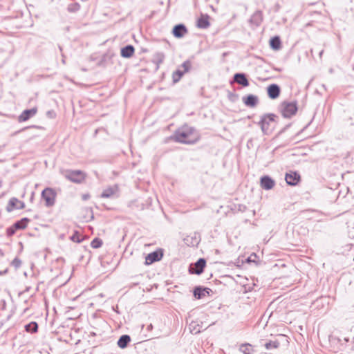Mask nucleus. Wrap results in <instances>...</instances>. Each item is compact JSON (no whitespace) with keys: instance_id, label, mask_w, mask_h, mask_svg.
Listing matches in <instances>:
<instances>
[{"instance_id":"nucleus-23","label":"nucleus","mask_w":354,"mask_h":354,"mask_svg":"<svg viewBox=\"0 0 354 354\" xmlns=\"http://www.w3.org/2000/svg\"><path fill=\"white\" fill-rule=\"evenodd\" d=\"M30 220L28 218H23L17 221H16L12 225L15 229L17 230H24L26 227Z\"/></svg>"},{"instance_id":"nucleus-43","label":"nucleus","mask_w":354,"mask_h":354,"mask_svg":"<svg viewBox=\"0 0 354 354\" xmlns=\"http://www.w3.org/2000/svg\"><path fill=\"white\" fill-rule=\"evenodd\" d=\"M252 261V256H250L248 257V261Z\"/></svg>"},{"instance_id":"nucleus-1","label":"nucleus","mask_w":354,"mask_h":354,"mask_svg":"<svg viewBox=\"0 0 354 354\" xmlns=\"http://www.w3.org/2000/svg\"><path fill=\"white\" fill-rule=\"evenodd\" d=\"M169 139L178 143L193 145L199 140L200 136L194 127L185 125L176 130Z\"/></svg>"},{"instance_id":"nucleus-5","label":"nucleus","mask_w":354,"mask_h":354,"mask_svg":"<svg viewBox=\"0 0 354 354\" xmlns=\"http://www.w3.org/2000/svg\"><path fill=\"white\" fill-rule=\"evenodd\" d=\"M277 115L274 113H266L261 117L258 124L261 127V131L264 134H268L270 129V124L274 122Z\"/></svg>"},{"instance_id":"nucleus-4","label":"nucleus","mask_w":354,"mask_h":354,"mask_svg":"<svg viewBox=\"0 0 354 354\" xmlns=\"http://www.w3.org/2000/svg\"><path fill=\"white\" fill-rule=\"evenodd\" d=\"M41 196L45 201V205L50 207L55 203L57 193L53 188L46 187L41 192Z\"/></svg>"},{"instance_id":"nucleus-13","label":"nucleus","mask_w":354,"mask_h":354,"mask_svg":"<svg viewBox=\"0 0 354 354\" xmlns=\"http://www.w3.org/2000/svg\"><path fill=\"white\" fill-rule=\"evenodd\" d=\"M210 292H212L210 288L196 286L194 289L193 294L195 298L201 299L205 297L206 295H209Z\"/></svg>"},{"instance_id":"nucleus-16","label":"nucleus","mask_w":354,"mask_h":354,"mask_svg":"<svg viewBox=\"0 0 354 354\" xmlns=\"http://www.w3.org/2000/svg\"><path fill=\"white\" fill-rule=\"evenodd\" d=\"M242 100L245 105L248 107H255L259 102L258 97L252 94L244 96Z\"/></svg>"},{"instance_id":"nucleus-9","label":"nucleus","mask_w":354,"mask_h":354,"mask_svg":"<svg viewBox=\"0 0 354 354\" xmlns=\"http://www.w3.org/2000/svg\"><path fill=\"white\" fill-rule=\"evenodd\" d=\"M37 112V108L33 107L30 109L24 110L18 117L19 122H26L33 117Z\"/></svg>"},{"instance_id":"nucleus-39","label":"nucleus","mask_w":354,"mask_h":354,"mask_svg":"<svg viewBox=\"0 0 354 354\" xmlns=\"http://www.w3.org/2000/svg\"><path fill=\"white\" fill-rule=\"evenodd\" d=\"M47 115H49L50 118H54L55 116V113L53 111H48L47 112Z\"/></svg>"},{"instance_id":"nucleus-42","label":"nucleus","mask_w":354,"mask_h":354,"mask_svg":"<svg viewBox=\"0 0 354 354\" xmlns=\"http://www.w3.org/2000/svg\"><path fill=\"white\" fill-rule=\"evenodd\" d=\"M288 127H289V125L286 126V127H284L283 129H281V130L280 131L279 133H281L284 132V131H285V130H286Z\"/></svg>"},{"instance_id":"nucleus-25","label":"nucleus","mask_w":354,"mask_h":354,"mask_svg":"<svg viewBox=\"0 0 354 354\" xmlns=\"http://www.w3.org/2000/svg\"><path fill=\"white\" fill-rule=\"evenodd\" d=\"M25 330L28 333H36L38 330V324L36 322H31L25 326Z\"/></svg>"},{"instance_id":"nucleus-37","label":"nucleus","mask_w":354,"mask_h":354,"mask_svg":"<svg viewBox=\"0 0 354 354\" xmlns=\"http://www.w3.org/2000/svg\"><path fill=\"white\" fill-rule=\"evenodd\" d=\"M345 121L350 122V125H354V122H353V118L351 116H348L347 118H345Z\"/></svg>"},{"instance_id":"nucleus-35","label":"nucleus","mask_w":354,"mask_h":354,"mask_svg":"<svg viewBox=\"0 0 354 354\" xmlns=\"http://www.w3.org/2000/svg\"><path fill=\"white\" fill-rule=\"evenodd\" d=\"M16 231L17 230L13 227V225H12L7 228L6 234L8 236L10 237L15 234Z\"/></svg>"},{"instance_id":"nucleus-28","label":"nucleus","mask_w":354,"mask_h":354,"mask_svg":"<svg viewBox=\"0 0 354 354\" xmlns=\"http://www.w3.org/2000/svg\"><path fill=\"white\" fill-rule=\"evenodd\" d=\"M70 239L72 241L78 243L82 242L84 240V238H81V234L77 231H75Z\"/></svg>"},{"instance_id":"nucleus-40","label":"nucleus","mask_w":354,"mask_h":354,"mask_svg":"<svg viewBox=\"0 0 354 354\" xmlns=\"http://www.w3.org/2000/svg\"><path fill=\"white\" fill-rule=\"evenodd\" d=\"M82 198L84 201H86L90 198V195L88 194H83Z\"/></svg>"},{"instance_id":"nucleus-33","label":"nucleus","mask_w":354,"mask_h":354,"mask_svg":"<svg viewBox=\"0 0 354 354\" xmlns=\"http://www.w3.org/2000/svg\"><path fill=\"white\" fill-rule=\"evenodd\" d=\"M183 68V72H188L192 67V62L189 60L185 61L180 66Z\"/></svg>"},{"instance_id":"nucleus-30","label":"nucleus","mask_w":354,"mask_h":354,"mask_svg":"<svg viewBox=\"0 0 354 354\" xmlns=\"http://www.w3.org/2000/svg\"><path fill=\"white\" fill-rule=\"evenodd\" d=\"M103 242H102V240L100 238H95L93 239V241H91V246L93 248H99L102 246Z\"/></svg>"},{"instance_id":"nucleus-15","label":"nucleus","mask_w":354,"mask_h":354,"mask_svg":"<svg viewBox=\"0 0 354 354\" xmlns=\"http://www.w3.org/2000/svg\"><path fill=\"white\" fill-rule=\"evenodd\" d=\"M261 187L266 189H271L275 185L274 180L269 176H263L261 178Z\"/></svg>"},{"instance_id":"nucleus-18","label":"nucleus","mask_w":354,"mask_h":354,"mask_svg":"<svg viewBox=\"0 0 354 354\" xmlns=\"http://www.w3.org/2000/svg\"><path fill=\"white\" fill-rule=\"evenodd\" d=\"M134 52V47L129 44L121 48L120 55L124 58H130L133 56Z\"/></svg>"},{"instance_id":"nucleus-34","label":"nucleus","mask_w":354,"mask_h":354,"mask_svg":"<svg viewBox=\"0 0 354 354\" xmlns=\"http://www.w3.org/2000/svg\"><path fill=\"white\" fill-rule=\"evenodd\" d=\"M12 266H13L15 268H18L21 266V261L18 258V257H15L12 263H11Z\"/></svg>"},{"instance_id":"nucleus-32","label":"nucleus","mask_w":354,"mask_h":354,"mask_svg":"<svg viewBox=\"0 0 354 354\" xmlns=\"http://www.w3.org/2000/svg\"><path fill=\"white\" fill-rule=\"evenodd\" d=\"M241 351L245 354H251L253 348L252 346L249 344H245L241 345Z\"/></svg>"},{"instance_id":"nucleus-14","label":"nucleus","mask_w":354,"mask_h":354,"mask_svg":"<svg viewBox=\"0 0 354 354\" xmlns=\"http://www.w3.org/2000/svg\"><path fill=\"white\" fill-rule=\"evenodd\" d=\"M233 80L238 84L246 87L249 86V81L247 75L243 73H237L234 75Z\"/></svg>"},{"instance_id":"nucleus-12","label":"nucleus","mask_w":354,"mask_h":354,"mask_svg":"<svg viewBox=\"0 0 354 354\" xmlns=\"http://www.w3.org/2000/svg\"><path fill=\"white\" fill-rule=\"evenodd\" d=\"M280 93L281 88L278 84H272L267 87L268 95L272 100L277 99L279 96Z\"/></svg>"},{"instance_id":"nucleus-29","label":"nucleus","mask_w":354,"mask_h":354,"mask_svg":"<svg viewBox=\"0 0 354 354\" xmlns=\"http://www.w3.org/2000/svg\"><path fill=\"white\" fill-rule=\"evenodd\" d=\"M80 9L79 3H71L68 6L67 10L69 12H76Z\"/></svg>"},{"instance_id":"nucleus-3","label":"nucleus","mask_w":354,"mask_h":354,"mask_svg":"<svg viewBox=\"0 0 354 354\" xmlns=\"http://www.w3.org/2000/svg\"><path fill=\"white\" fill-rule=\"evenodd\" d=\"M62 174L69 181L77 184L83 183L86 178V173L81 170L66 169Z\"/></svg>"},{"instance_id":"nucleus-38","label":"nucleus","mask_w":354,"mask_h":354,"mask_svg":"<svg viewBox=\"0 0 354 354\" xmlns=\"http://www.w3.org/2000/svg\"><path fill=\"white\" fill-rule=\"evenodd\" d=\"M18 209H24V207H25V204L24 202H21L19 201V202H18Z\"/></svg>"},{"instance_id":"nucleus-41","label":"nucleus","mask_w":354,"mask_h":354,"mask_svg":"<svg viewBox=\"0 0 354 354\" xmlns=\"http://www.w3.org/2000/svg\"><path fill=\"white\" fill-rule=\"evenodd\" d=\"M8 272V270H5L3 271H0V276L6 274Z\"/></svg>"},{"instance_id":"nucleus-17","label":"nucleus","mask_w":354,"mask_h":354,"mask_svg":"<svg viewBox=\"0 0 354 354\" xmlns=\"http://www.w3.org/2000/svg\"><path fill=\"white\" fill-rule=\"evenodd\" d=\"M263 21V14L261 10H257L250 17V23L255 26H259Z\"/></svg>"},{"instance_id":"nucleus-20","label":"nucleus","mask_w":354,"mask_h":354,"mask_svg":"<svg viewBox=\"0 0 354 354\" xmlns=\"http://www.w3.org/2000/svg\"><path fill=\"white\" fill-rule=\"evenodd\" d=\"M183 241L187 246H197L200 240L196 234H194V236H187L183 239Z\"/></svg>"},{"instance_id":"nucleus-2","label":"nucleus","mask_w":354,"mask_h":354,"mask_svg":"<svg viewBox=\"0 0 354 354\" xmlns=\"http://www.w3.org/2000/svg\"><path fill=\"white\" fill-rule=\"evenodd\" d=\"M297 110L298 107L296 101H283L279 106V111L285 118H290L297 113Z\"/></svg>"},{"instance_id":"nucleus-27","label":"nucleus","mask_w":354,"mask_h":354,"mask_svg":"<svg viewBox=\"0 0 354 354\" xmlns=\"http://www.w3.org/2000/svg\"><path fill=\"white\" fill-rule=\"evenodd\" d=\"M185 73L183 72V70H181L180 68L175 71L172 74V78L174 83H177L179 82V80L181 79V77L183 76V75Z\"/></svg>"},{"instance_id":"nucleus-11","label":"nucleus","mask_w":354,"mask_h":354,"mask_svg":"<svg viewBox=\"0 0 354 354\" xmlns=\"http://www.w3.org/2000/svg\"><path fill=\"white\" fill-rule=\"evenodd\" d=\"M300 175L296 171H291L287 173L285 176V180L289 185L295 186L300 181Z\"/></svg>"},{"instance_id":"nucleus-10","label":"nucleus","mask_w":354,"mask_h":354,"mask_svg":"<svg viewBox=\"0 0 354 354\" xmlns=\"http://www.w3.org/2000/svg\"><path fill=\"white\" fill-rule=\"evenodd\" d=\"M188 32L187 27L183 24H179L174 26L172 34L176 38L183 37Z\"/></svg>"},{"instance_id":"nucleus-7","label":"nucleus","mask_w":354,"mask_h":354,"mask_svg":"<svg viewBox=\"0 0 354 354\" xmlns=\"http://www.w3.org/2000/svg\"><path fill=\"white\" fill-rule=\"evenodd\" d=\"M163 250L160 248L148 254L145 258V264L150 265L160 261L163 257Z\"/></svg>"},{"instance_id":"nucleus-44","label":"nucleus","mask_w":354,"mask_h":354,"mask_svg":"<svg viewBox=\"0 0 354 354\" xmlns=\"http://www.w3.org/2000/svg\"><path fill=\"white\" fill-rule=\"evenodd\" d=\"M322 53H323V50H322V51L320 52L319 55H320V56H322Z\"/></svg>"},{"instance_id":"nucleus-24","label":"nucleus","mask_w":354,"mask_h":354,"mask_svg":"<svg viewBox=\"0 0 354 354\" xmlns=\"http://www.w3.org/2000/svg\"><path fill=\"white\" fill-rule=\"evenodd\" d=\"M18 202H19V201L17 198H11L6 206V211L8 212H11L15 209H18Z\"/></svg>"},{"instance_id":"nucleus-6","label":"nucleus","mask_w":354,"mask_h":354,"mask_svg":"<svg viewBox=\"0 0 354 354\" xmlns=\"http://www.w3.org/2000/svg\"><path fill=\"white\" fill-rule=\"evenodd\" d=\"M205 266V259L203 258H200L196 263L189 266V272L190 274L200 275L203 272Z\"/></svg>"},{"instance_id":"nucleus-19","label":"nucleus","mask_w":354,"mask_h":354,"mask_svg":"<svg viewBox=\"0 0 354 354\" xmlns=\"http://www.w3.org/2000/svg\"><path fill=\"white\" fill-rule=\"evenodd\" d=\"M210 26L209 21V16L207 15H202L197 20V26L199 28L205 29Z\"/></svg>"},{"instance_id":"nucleus-21","label":"nucleus","mask_w":354,"mask_h":354,"mask_svg":"<svg viewBox=\"0 0 354 354\" xmlns=\"http://www.w3.org/2000/svg\"><path fill=\"white\" fill-rule=\"evenodd\" d=\"M131 342V337L129 335H122L118 340L117 344L120 348H125Z\"/></svg>"},{"instance_id":"nucleus-26","label":"nucleus","mask_w":354,"mask_h":354,"mask_svg":"<svg viewBox=\"0 0 354 354\" xmlns=\"http://www.w3.org/2000/svg\"><path fill=\"white\" fill-rule=\"evenodd\" d=\"M117 187H115V188L108 187L102 192L100 196L102 198H111L115 193Z\"/></svg>"},{"instance_id":"nucleus-36","label":"nucleus","mask_w":354,"mask_h":354,"mask_svg":"<svg viewBox=\"0 0 354 354\" xmlns=\"http://www.w3.org/2000/svg\"><path fill=\"white\" fill-rule=\"evenodd\" d=\"M156 57L157 58L159 62H162L165 58V55L162 53H157L156 54Z\"/></svg>"},{"instance_id":"nucleus-31","label":"nucleus","mask_w":354,"mask_h":354,"mask_svg":"<svg viewBox=\"0 0 354 354\" xmlns=\"http://www.w3.org/2000/svg\"><path fill=\"white\" fill-rule=\"evenodd\" d=\"M279 342L278 341H269L265 344L266 349L269 350L271 348H277L279 346Z\"/></svg>"},{"instance_id":"nucleus-22","label":"nucleus","mask_w":354,"mask_h":354,"mask_svg":"<svg viewBox=\"0 0 354 354\" xmlns=\"http://www.w3.org/2000/svg\"><path fill=\"white\" fill-rule=\"evenodd\" d=\"M270 46L272 49L277 50L281 47V39L279 36H274L270 39Z\"/></svg>"},{"instance_id":"nucleus-45","label":"nucleus","mask_w":354,"mask_h":354,"mask_svg":"<svg viewBox=\"0 0 354 354\" xmlns=\"http://www.w3.org/2000/svg\"><path fill=\"white\" fill-rule=\"evenodd\" d=\"M353 341H354V336H353Z\"/></svg>"},{"instance_id":"nucleus-8","label":"nucleus","mask_w":354,"mask_h":354,"mask_svg":"<svg viewBox=\"0 0 354 354\" xmlns=\"http://www.w3.org/2000/svg\"><path fill=\"white\" fill-rule=\"evenodd\" d=\"M330 342L333 344H338V348L341 351L344 350L347 346V343L349 342L350 339L347 337H340L332 335L330 337Z\"/></svg>"}]
</instances>
